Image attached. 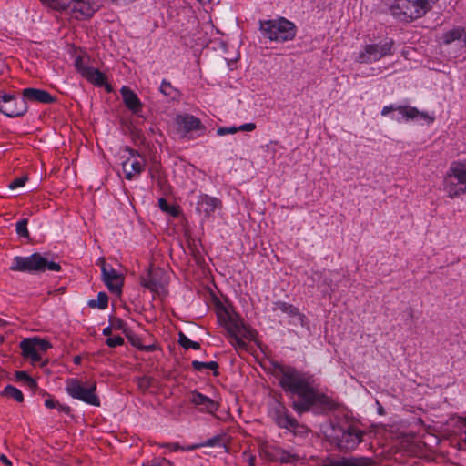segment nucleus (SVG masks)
<instances>
[{
  "label": "nucleus",
  "mask_w": 466,
  "mask_h": 466,
  "mask_svg": "<svg viewBox=\"0 0 466 466\" xmlns=\"http://www.w3.org/2000/svg\"><path fill=\"white\" fill-rule=\"evenodd\" d=\"M191 402L199 407L200 411L207 413H215L218 409V404L215 400L198 391L192 392Z\"/></svg>",
  "instance_id": "5701e85b"
},
{
  "label": "nucleus",
  "mask_w": 466,
  "mask_h": 466,
  "mask_svg": "<svg viewBox=\"0 0 466 466\" xmlns=\"http://www.w3.org/2000/svg\"><path fill=\"white\" fill-rule=\"evenodd\" d=\"M106 343L110 348L120 346L124 343V339L120 336H112L106 339Z\"/></svg>",
  "instance_id": "58836bf2"
},
{
  "label": "nucleus",
  "mask_w": 466,
  "mask_h": 466,
  "mask_svg": "<svg viewBox=\"0 0 466 466\" xmlns=\"http://www.w3.org/2000/svg\"><path fill=\"white\" fill-rule=\"evenodd\" d=\"M279 459L281 462L288 463L297 461L298 457L295 454H292L286 451H281Z\"/></svg>",
  "instance_id": "4c0bfd02"
},
{
  "label": "nucleus",
  "mask_w": 466,
  "mask_h": 466,
  "mask_svg": "<svg viewBox=\"0 0 466 466\" xmlns=\"http://www.w3.org/2000/svg\"><path fill=\"white\" fill-rule=\"evenodd\" d=\"M171 451H177L178 450V445L177 444H168L167 445Z\"/></svg>",
  "instance_id": "de8ad7c7"
},
{
  "label": "nucleus",
  "mask_w": 466,
  "mask_h": 466,
  "mask_svg": "<svg viewBox=\"0 0 466 466\" xmlns=\"http://www.w3.org/2000/svg\"><path fill=\"white\" fill-rule=\"evenodd\" d=\"M20 348L23 356L30 359L32 363L36 364L41 361L42 354L50 348V344L45 339L27 338L20 342Z\"/></svg>",
  "instance_id": "ddd939ff"
},
{
  "label": "nucleus",
  "mask_w": 466,
  "mask_h": 466,
  "mask_svg": "<svg viewBox=\"0 0 466 466\" xmlns=\"http://www.w3.org/2000/svg\"><path fill=\"white\" fill-rule=\"evenodd\" d=\"M279 384L285 391L299 397V400L293 403L294 410L299 413L309 410L314 404L328 403V398L313 389L311 377L295 369L284 370Z\"/></svg>",
  "instance_id": "f257e3e1"
},
{
  "label": "nucleus",
  "mask_w": 466,
  "mask_h": 466,
  "mask_svg": "<svg viewBox=\"0 0 466 466\" xmlns=\"http://www.w3.org/2000/svg\"><path fill=\"white\" fill-rule=\"evenodd\" d=\"M274 310L285 313L289 318H300L299 309L291 304L287 302H277Z\"/></svg>",
  "instance_id": "bb28decb"
},
{
  "label": "nucleus",
  "mask_w": 466,
  "mask_h": 466,
  "mask_svg": "<svg viewBox=\"0 0 466 466\" xmlns=\"http://www.w3.org/2000/svg\"><path fill=\"white\" fill-rule=\"evenodd\" d=\"M100 8L99 0H56V11H68L76 20L88 19Z\"/></svg>",
  "instance_id": "39448f33"
},
{
  "label": "nucleus",
  "mask_w": 466,
  "mask_h": 466,
  "mask_svg": "<svg viewBox=\"0 0 466 466\" xmlns=\"http://www.w3.org/2000/svg\"><path fill=\"white\" fill-rule=\"evenodd\" d=\"M433 0H394L390 14L400 21L412 22L424 16L432 7Z\"/></svg>",
  "instance_id": "f03ea898"
},
{
  "label": "nucleus",
  "mask_w": 466,
  "mask_h": 466,
  "mask_svg": "<svg viewBox=\"0 0 466 466\" xmlns=\"http://www.w3.org/2000/svg\"><path fill=\"white\" fill-rule=\"evenodd\" d=\"M221 207V201L214 197L208 195H200L197 202V211L208 218L215 212V210Z\"/></svg>",
  "instance_id": "412c9836"
},
{
  "label": "nucleus",
  "mask_w": 466,
  "mask_h": 466,
  "mask_svg": "<svg viewBox=\"0 0 466 466\" xmlns=\"http://www.w3.org/2000/svg\"><path fill=\"white\" fill-rule=\"evenodd\" d=\"M46 7H49L51 9H55V5L56 3V0H39Z\"/></svg>",
  "instance_id": "a18cd8bd"
},
{
  "label": "nucleus",
  "mask_w": 466,
  "mask_h": 466,
  "mask_svg": "<svg viewBox=\"0 0 466 466\" xmlns=\"http://www.w3.org/2000/svg\"><path fill=\"white\" fill-rule=\"evenodd\" d=\"M27 177H20L14 179L12 182H10L8 187L10 189H15L18 187H22L25 186V182L27 181Z\"/></svg>",
  "instance_id": "ea45409f"
},
{
  "label": "nucleus",
  "mask_w": 466,
  "mask_h": 466,
  "mask_svg": "<svg viewBox=\"0 0 466 466\" xmlns=\"http://www.w3.org/2000/svg\"><path fill=\"white\" fill-rule=\"evenodd\" d=\"M372 460L367 457H343L338 460H329L320 466H371Z\"/></svg>",
  "instance_id": "b1692460"
},
{
  "label": "nucleus",
  "mask_w": 466,
  "mask_h": 466,
  "mask_svg": "<svg viewBox=\"0 0 466 466\" xmlns=\"http://www.w3.org/2000/svg\"><path fill=\"white\" fill-rule=\"evenodd\" d=\"M237 129H238V131L251 132L256 129V124L255 123H246V124L240 125L239 127H237Z\"/></svg>",
  "instance_id": "79ce46f5"
},
{
  "label": "nucleus",
  "mask_w": 466,
  "mask_h": 466,
  "mask_svg": "<svg viewBox=\"0 0 466 466\" xmlns=\"http://www.w3.org/2000/svg\"><path fill=\"white\" fill-rule=\"evenodd\" d=\"M75 66L77 72L88 82L97 86H106V90L111 91V86L106 84V76L98 69L89 66L83 57L77 56L76 58Z\"/></svg>",
  "instance_id": "4468645a"
},
{
  "label": "nucleus",
  "mask_w": 466,
  "mask_h": 466,
  "mask_svg": "<svg viewBox=\"0 0 466 466\" xmlns=\"http://www.w3.org/2000/svg\"><path fill=\"white\" fill-rule=\"evenodd\" d=\"M230 336V343L238 348L245 349L248 341H256L257 332L248 322H220Z\"/></svg>",
  "instance_id": "6e6552de"
},
{
  "label": "nucleus",
  "mask_w": 466,
  "mask_h": 466,
  "mask_svg": "<svg viewBox=\"0 0 466 466\" xmlns=\"http://www.w3.org/2000/svg\"><path fill=\"white\" fill-rule=\"evenodd\" d=\"M364 432L355 426H349L336 436L335 443L342 451L354 450L363 440Z\"/></svg>",
  "instance_id": "2eb2a0df"
},
{
  "label": "nucleus",
  "mask_w": 466,
  "mask_h": 466,
  "mask_svg": "<svg viewBox=\"0 0 466 466\" xmlns=\"http://www.w3.org/2000/svg\"><path fill=\"white\" fill-rule=\"evenodd\" d=\"M177 130L182 137H187L190 132L205 130L200 119L195 116L184 114L176 117Z\"/></svg>",
  "instance_id": "dca6fc26"
},
{
  "label": "nucleus",
  "mask_w": 466,
  "mask_h": 466,
  "mask_svg": "<svg viewBox=\"0 0 466 466\" xmlns=\"http://www.w3.org/2000/svg\"><path fill=\"white\" fill-rule=\"evenodd\" d=\"M211 305L218 320H236L239 317L235 312L231 302L226 298L214 297Z\"/></svg>",
  "instance_id": "f3484780"
},
{
  "label": "nucleus",
  "mask_w": 466,
  "mask_h": 466,
  "mask_svg": "<svg viewBox=\"0 0 466 466\" xmlns=\"http://www.w3.org/2000/svg\"><path fill=\"white\" fill-rule=\"evenodd\" d=\"M120 94L122 96L125 106L130 111H132L134 114H137L139 111H141L142 103L140 99L137 97V94L128 86H122L120 89Z\"/></svg>",
  "instance_id": "a878e982"
},
{
  "label": "nucleus",
  "mask_w": 466,
  "mask_h": 466,
  "mask_svg": "<svg viewBox=\"0 0 466 466\" xmlns=\"http://www.w3.org/2000/svg\"><path fill=\"white\" fill-rule=\"evenodd\" d=\"M10 269L30 273L45 272L46 270L58 272L61 270V266L54 260H49L40 253H34L28 257H15Z\"/></svg>",
  "instance_id": "7ed1b4c3"
},
{
  "label": "nucleus",
  "mask_w": 466,
  "mask_h": 466,
  "mask_svg": "<svg viewBox=\"0 0 466 466\" xmlns=\"http://www.w3.org/2000/svg\"><path fill=\"white\" fill-rule=\"evenodd\" d=\"M27 103L23 96L0 92V112L9 117L22 116L27 112Z\"/></svg>",
  "instance_id": "9d476101"
},
{
  "label": "nucleus",
  "mask_w": 466,
  "mask_h": 466,
  "mask_svg": "<svg viewBox=\"0 0 466 466\" xmlns=\"http://www.w3.org/2000/svg\"><path fill=\"white\" fill-rule=\"evenodd\" d=\"M463 420H464V424L466 425V418H464Z\"/></svg>",
  "instance_id": "864d4df0"
},
{
  "label": "nucleus",
  "mask_w": 466,
  "mask_h": 466,
  "mask_svg": "<svg viewBox=\"0 0 466 466\" xmlns=\"http://www.w3.org/2000/svg\"><path fill=\"white\" fill-rule=\"evenodd\" d=\"M443 188L451 198L466 193L465 170L461 168L459 161H455L451 165L444 177Z\"/></svg>",
  "instance_id": "0eeeda50"
},
{
  "label": "nucleus",
  "mask_w": 466,
  "mask_h": 466,
  "mask_svg": "<svg viewBox=\"0 0 466 466\" xmlns=\"http://www.w3.org/2000/svg\"><path fill=\"white\" fill-rule=\"evenodd\" d=\"M96 382L94 380L83 383L76 378H70L66 381V391L70 397L86 404L99 407L100 400L96 394Z\"/></svg>",
  "instance_id": "423d86ee"
},
{
  "label": "nucleus",
  "mask_w": 466,
  "mask_h": 466,
  "mask_svg": "<svg viewBox=\"0 0 466 466\" xmlns=\"http://www.w3.org/2000/svg\"><path fill=\"white\" fill-rule=\"evenodd\" d=\"M396 111L399 112V114L401 116L400 118L392 116V119L400 122L402 120L404 121H410V120H415V119H423L427 123H432L434 121V117L429 116L425 112L419 111L414 106H396Z\"/></svg>",
  "instance_id": "aec40b11"
},
{
  "label": "nucleus",
  "mask_w": 466,
  "mask_h": 466,
  "mask_svg": "<svg viewBox=\"0 0 466 466\" xmlns=\"http://www.w3.org/2000/svg\"><path fill=\"white\" fill-rule=\"evenodd\" d=\"M396 106L394 105L385 106L381 110L382 116H387L391 111H396Z\"/></svg>",
  "instance_id": "37998d69"
},
{
  "label": "nucleus",
  "mask_w": 466,
  "mask_h": 466,
  "mask_svg": "<svg viewBox=\"0 0 466 466\" xmlns=\"http://www.w3.org/2000/svg\"><path fill=\"white\" fill-rule=\"evenodd\" d=\"M15 377L19 381L24 382L30 390H35L37 387L36 380L25 371H16Z\"/></svg>",
  "instance_id": "c85d7f7f"
},
{
  "label": "nucleus",
  "mask_w": 466,
  "mask_h": 466,
  "mask_svg": "<svg viewBox=\"0 0 466 466\" xmlns=\"http://www.w3.org/2000/svg\"><path fill=\"white\" fill-rule=\"evenodd\" d=\"M110 332H111V327H110V326H109V327H106V328L103 329V334H104V335H106V336L109 335V334H110Z\"/></svg>",
  "instance_id": "09e8293b"
},
{
  "label": "nucleus",
  "mask_w": 466,
  "mask_h": 466,
  "mask_svg": "<svg viewBox=\"0 0 466 466\" xmlns=\"http://www.w3.org/2000/svg\"><path fill=\"white\" fill-rule=\"evenodd\" d=\"M125 150L128 153V156L122 162V168L125 177L127 180H133L137 178L145 170L147 161L137 150L128 147Z\"/></svg>",
  "instance_id": "9b49d317"
},
{
  "label": "nucleus",
  "mask_w": 466,
  "mask_h": 466,
  "mask_svg": "<svg viewBox=\"0 0 466 466\" xmlns=\"http://www.w3.org/2000/svg\"><path fill=\"white\" fill-rule=\"evenodd\" d=\"M160 92L167 97H169L170 99H178L180 96L179 91L175 88L170 82L167 80H163L160 85Z\"/></svg>",
  "instance_id": "cd10ccee"
},
{
  "label": "nucleus",
  "mask_w": 466,
  "mask_h": 466,
  "mask_svg": "<svg viewBox=\"0 0 466 466\" xmlns=\"http://www.w3.org/2000/svg\"><path fill=\"white\" fill-rule=\"evenodd\" d=\"M201 4H206L211 2V0H198Z\"/></svg>",
  "instance_id": "3c124183"
},
{
  "label": "nucleus",
  "mask_w": 466,
  "mask_h": 466,
  "mask_svg": "<svg viewBox=\"0 0 466 466\" xmlns=\"http://www.w3.org/2000/svg\"><path fill=\"white\" fill-rule=\"evenodd\" d=\"M464 441L466 442V431H465V439H464Z\"/></svg>",
  "instance_id": "5fc2aeb1"
},
{
  "label": "nucleus",
  "mask_w": 466,
  "mask_h": 466,
  "mask_svg": "<svg viewBox=\"0 0 466 466\" xmlns=\"http://www.w3.org/2000/svg\"><path fill=\"white\" fill-rule=\"evenodd\" d=\"M27 224H28L27 218L21 219V220H19L16 223L15 230H16V233L19 236L24 237V238H28L29 237V231L27 229Z\"/></svg>",
  "instance_id": "c9c22d12"
},
{
  "label": "nucleus",
  "mask_w": 466,
  "mask_h": 466,
  "mask_svg": "<svg viewBox=\"0 0 466 466\" xmlns=\"http://www.w3.org/2000/svg\"><path fill=\"white\" fill-rule=\"evenodd\" d=\"M140 283L144 288L159 296H165L167 293L166 275L160 268L149 269L140 278Z\"/></svg>",
  "instance_id": "f8f14e48"
},
{
  "label": "nucleus",
  "mask_w": 466,
  "mask_h": 466,
  "mask_svg": "<svg viewBox=\"0 0 466 466\" xmlns=\"http://www.w3.org/2000/svg\"><path fill=\"white\" fill-rule=\"evenodd\" d=\"M108 297L105 292H99L96 299H90L88 306L90 308H98L104 309L107 307Z\"/></svg>",
  "instance_id": "c756f323"
},
{
  "label": "nucleus",
  "mask_w": 466,
  "mask_h": 466,
  "mask_svg": "<svg viewBox=\"0 0 466 466\" xmlns=\"http://www.w3.org/2000/svg\"><path fill=\"white\" fill-rule=\"evenodd\" d=\"M0 461L5 464L6 466H11L12 465V462L5 455V454H1L0 455Z\"/></svg>",
  "instance_id": "49530a36"
},
{
  "label": "nucleus",
  "mask_w": 466,
  "mask_h": 466,
  "mask_svg": "<svg viewBox=\"0 0 466 466\" xmlns=\"http://www.w3.org/2000/svg\"><path fill=\"white\" fill-rule=\"evenodd\" d=\"M45 406L47 409H57L60 411L68 412L69 408L66 405L60 404L58 401L55 400L52 397H48L45 400Z\"/></svg>",
  "instance_id": "f704fd0d"
},
{
  "label": "nucleus",
  "mask_w": 466,
  "mask_h": 466,
  "mask_svg": "<svg viewBox=\"0 0 466 466\" xmlns=\"http://www.w3.org/2000/svg\"><path fill=\"white\" fill-rule=\"evenodd\" d=\"M102 277L106 286L110 290V292L116 295L121 294V288L124 283V278L121 274H119L111 266H106L104 264L102 266Z\"/></svg>",
  "instance_id": "a211bd4d"
},
{
  "label": "nucleus",
  "mask_w": 466,
  "mask_h": 466,
  "mask_svg": "<svg viewBox=\"0 0 466 466\" xmlns=\"http://www.w3.org/2000/svg\"><path fill=\"white\" fill-rule=\"evenodd\" d=\"M142 466H173V464L167 459L156 458L149 462L143 463Z\"/></svg>",
  "instance_id": "e433bc0d"
},
{
  "label": "nucleus",
  "mask_w": 466,
  "mask_h": 466,
  "mask_svg": "<svg viewBox=\"0 0 466 466\" xmlns=\"http://www.w3.org/2000/svg\"><path fill=\"white\" fill-rule=\"evenodd\" d=\"M2 394L13 398L18 402H22L24 400V395L22 391L12 385L5 386Z\"/></svg>",
  "instance_id": "7c9ffc66"
},
{
  "label": "nucleus",
  "mask_w": 466,
  "mask_h": 466,
  "mask_svg": "<svg viewBox=\"0 0 466 466\" xmlns=\"http://www.w3.org/2000/svg\"><path fill=\"white\" fill-rule=\"evenodd\" d=\"M442 43L451 45V43L458 42L460 47H466V31L463 27L457 26L451 30L446 31L441 36Z\"/></svg>",
  "instance_id": "393cba45"
},
{
  "label": "nucleus",
  "mask_w": 466,
  "mask_h": 466,
  "mask_svg": "<svg viewBox=\"0 0 466 466\" xmlns=\"http://www.w3.org/2000/svg\"><path fill=\"white\" fill-rule=\"evenodd\" d=\"M127 337L133 346H135L137 348H142V345L140 344V340L138 338L134 337V336H129V335H127Z\"/></svg>",
  "instance_id": "c03bdc74"
},
{
  "label": "nucleus",
  "mask_w": 466,
  "mask_h": 466,
  "mask_svg": "<svg viewBox=\"0 0 466 466\" xmlns=\"http://www.w3.org/2000/svg\"><path fill=\"white\" fill-rule=\"evenodd\" d=\"M23 97L25 101L37 102L42 104H52L56 101V97L49 92L37 88H25L23 90Z\"/></svg>",
  "instance_id": "4be33fe9"
},
{
  "label": "nucleus",
  "mask_w": 466,
  "mask_h": 466,
  "mask_svg": "<svg viewBox=\"0 0 466 466\" xmlns=\"http://www.w3.org/2000/svg\"><path fill=\"white\" fill-rule=\"evenodd\" d=\"M394 42L390 40L380 43L366 44L360 51L356 61L360 64H370L380 60L381 58L392 55Z\"/></svg>",
  "instance_id": "1a4fd4ad"
},
{
  "label": "nucleus",
  "mask_w": 466,
  "mask_h": 466,
  "mask_svg": "<svg viewBox=\"0 0 466 466\" xmlns=\"http://www.w3.org/2000/svg\"><path fill=\"white\" fill-rule=\"evenodd\" d=\"M271 416L280 428L296 431L299 426L298 421L289 415L287 409L279 403L272 410Z\"/></svg>",
  "instance_id": "6ab92c4d"
},
{
  "label": "nucleus",
  "mask_w": 466,
  "mask_h": 466,
  "mask_svg": "<svg viewBox=\"0 0 466 466\" xmlns=\"http://www.w3.org/2000/svg\"><path fill=\"white\" fill-rule=\"evenodd\" d=\"M262 35L270 41L286 42L296 35L295 25L284 17L259 21Z\"/></svg>",
  "instance_id": "20e7f679"
},
{
  "label": "nucleus",
  "mask_w": 466,
  "mask_h": 466,
  "mask_svg": "<svg viewBox=\"0 0 466 466\" xmlns=\"http://www.w3.org/2000/svg\"><path fill=\"white\" fill-rule=\"evenodd\" d=\"M237 132H238V129H237V127H219L217 131L218 136H225L228 134H235Z\"/></svg>",
  "instance_id": "a19ab883"
},
{
  "label": "nucleus",
  "mask_w": 466,
  "mask_h": 466,
  "mask_svg": "<svg viewBox=\"0 0 466 466\" xmlns=\"http://www.w3.org/2000/svg\"><path fill=\"white\" fill-rule=\"evenodd\" d=\"M179 344L186 350L193 349V350H199L200 345L198 342L190 340L185 334L182 332H179V339H178Z\"/></svg>",
  "instance_id": "473e14b6"
},
{
  "label": "nucleus",
  "mask_w": 466,
  "mask_h": 466,
  "mask_svg": "<svg viewBox=\"0 0 466 466\" xmlns=\"http://www.w3.org/2000/svg\"><path fill=\"white\" fill-rule=\"evenodd\" d=\"M79 362H80V357H76L75 363H79Z\"/></svg>",
  "instance_id": "603ef678"
},
{
  "label": "nucleus",
  "mask_w": 466,
  "mask_h": 466,
  "mask_svg": "<svg viewBox=\"0 0 466 466\" xmlns=\"http://www.w3.org/2000/svg\"><path fill=\"white\" fill-rule=\"evenodd\" d=\"M192 367L194 368V370H196L198 371H201L204 369L217 370L218 365L216 361L203 362V361L194 360V361H192Z\"/></svg>",
  "instance_id": "72a5a7b5"
},
{
  "label": "nucleus",
  "mask_w": 466,
  "mask_h": 466,
  "mask_svg": "<svg viewBox=\"0 0 466 466\" xmlns=\"http://www.w3.org/2000/svg\"><path fill=\"white\" fill-rule=\"evenodd\" d=\"M461 164V167L463 170H465V177H466V159L463 161H459Z\"/></svg>",
  "instance_id": "8fccbe9b"
},
{
  "label": "nucleus",
  "mask_w": 466,
  "mask_h": 466,
  "mask_svg": "<svg viewBox=\"0 0 466 466\" xmlns=\"http://www.w3.org/2000/svg\"><path fill=\"white\" fill-rule=\"evenodd\" d=\"M158 206L162 211L171 215L174 218L179 215L177 208L176 206L169 205L168 202L163 198H159Z\"/></svg>",
  "instance_id": "2f4dec72"
}]
</instances>
